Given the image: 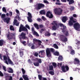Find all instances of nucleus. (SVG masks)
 <instances>
[{"label":"nucleus","mask_w":80,"mask_h":80,"mask_svg":"<svg viewBox=\"0 0 80 80\" xmlns=\"http://www.w3.org/2000/svg\"><path fill=\"white\" fill-rule=\"evenodd\" d=\"M22 78L24 80H29V78L27 75H23L22 76Z\"/></svg>","instance_id":"18"},{"label":"nucleus","mask_w":80,"mask_h":80,"mask_svg":"<svg viewBox=\"0 0 80 80\" xmlns=\"http://www.w3.org/2000/svg\"><path fill=\"white\" fill-rule=\"evenodd\" d=\"M35 61H37L39 63H42V60L41 59H38V58H36L35 59Z\"/></svg>","instance_id":"25"},{"label":"nucleus","mask_w":80,"mask_h":80,"mask_svg":"<svg viewBox=\"0 0 80 80\" xmlns=\"http://www.w3.org/2000/svg\"><path fill=\"white\" fill-rule=\"evenodd\" d=\"M38 53L37 52H36L34 53V56H35V57H38Z\"/></svg>","instance_id":"52"},{"label":"nucleus","mask_w":80,"mask_h":80,"mask_svg":"<svg viewBox=\"0 0 80 80\" xmlns=\"http://www.w3.org/2000/svg\"><path fill=\"white\" fill-rule=\"evenodd\" d=\"M16 12L17 14H19V13H20V12H19V11L18 9H16Z\"/></svg>","instance_id":"60"},{"label":"nucleus","mask_w":80,"mask_h":80,"mask_svg":"<svg viewBox=\"0 0 80 80\" xmlns=\"http://www.w3.org/2000/svg\"><path fill=\"white\" fill-rule=\"evenodd\" d=\"M31 49H35V45H32L31 47Z\"/></svg>","instance_id":"57"},{"label":"nucleus","mask_w":80,"mask_h":80,"mask_svg":"<svg viewBox=\"0 0 80 80\" xmlns=\"http://www.w3.org/2000/svg\"><path fill=\"white\" fill-rule=\"evenodd\" d=\"M21 70H22V74H23V75H25V69L23 68H22Z\"/></svg>","instance_id":"43"},{"label":"nucleus","mask_w":80,"mask_h":80,"mask_svg":"<svg viewBox=\"0 0 80 80\" xmlns=\"http://www.w3.org/2000/svg\"><path fill=\"white\" fill-rule=\"evenodd\" d=\"M25 27L26 28H28L29 30H30V26H29L28 25V24H26L25 25Z\"/></svg>","instance_id":"49"},{"label":"nucleus","mask_w":80,"mask_h":80,"mask_svg":"<svg viewBox=\"0 0 80 80\" xmlns=\"http://www.w3.org/2000/svg\"><path fill=\"white\" fill-rule=\"evenodd\" d=\"M63 32L65 34V35L66 36H68V31L66 30H64Z\"/></svg>","instance_id":"29"},{"label":"nucleus","mask_w":80,"mask_h":80,"mask_svg":"<svg viewBox=\"0 0 80 80\" xmlns=\"http://www.w3.org/2000/svg\"><path fill=\"white\" fill-rule=\"evenodd\" d=\"M50 70H53V66L52 65H51L49 66Z\"/></svg>","instance_id":"40"},{"label":"nucleus","mask_w":80,"mask_h":80,"mask_svg":"<svg viewBox=\"0 0 80 80\" xmlns=\"http://www.w3.org/2000/svg\"><path fill=\"white\" fill-rule=\"evenodd\" d=\"M52 25H53L52 27V30H56L57 29L59 28V26H60L61 27H63L64 25L62 23L58 24V22L55 21H54L53 22L51 23Z\"/></svg>","instance_id":"1"},{"label":"nucleus","mask_w":80,"mask_h":80,"mask_svg":"<svg viewBox=\"0 0 80 80\" xmlns=\"http://www.w3.org/2000/svg\"><path fill=\"white\" fill-rule=\"evenodd\" d=\"M61 2H67V0H61ZM67 2H68L69 5H71V4H73L75 2L73 0H67Z\"/></svg>","instance_id":"12"},{"label":"nucleus","mask_w":80,"mask_h":80,"mask_svg":"<svg viewBox=\"0 0 80 80\" xmlns=\"http://www.w3.org/2000/svg\"><path fill=\"white\" fill-rule=\"evenodd\" d=\"M63 59V58L62 56H60L58 58V60H60V61H62Z\"/></svg>","instance_id":"30"},{"label":"nucleus","mask_w":80,"mask_h":80,"mask_svg":"<svg viewBox=\"0 0 80 80\" xmlns=\"http://www.w3.org/2000/svg\"><path fill=\"white\" fill-rule=\"evenodd\" d=\"M39 53H41V55H44V54L45 53V52L44 50H42V51H40L39 52Z\"/></svg>","instance_id":"24"},{"label":"nucleus","mask_w":80,"mask_h":80,"mask_svg":"<svg viewBox=\"0 0 80 80\" xmlns=\"http://www.w3.org/2000/svg\"><path fill=\"white\" fill-rule=\"evenodd\" d=\"M28 62L30 63H32V62L31 61V60L30 59L28 60Z\"/></svg>","instance_id":"62"},{"label":"nucleus","mask_w":80,"mask_h":80,"mask_svg":"<svg viewBox=\"0 0 80 80\" xmlns=\"http://www.w3.org/2000/svg\"><path fill=\"white\" fill-rule=\"evenodd\" d=\"M76 21L73 19V17H71L70 18V20L68 22V24L69 26H72L73 25V23H76Z\"/></svg>","instance_id":"4"},{"label":"nucleus","mask_w":80,"mask_h":80,"mask_svg":"<svg viewBox=\"0 0 80 80\" xmlns=\"http://www.w3.org/2000/svg\"><path fill=\"white\" fill-rule=\"evenodd\" d=\"M9 15H10V17H12V12H9Z\"/></svg>","instance_id":"59"},{"label":"nucleus","mask_w":80,"mask_h":80,"mask_svg":"<svg viewBox=\"0 0 80 80\" xmlns=\"http://www.w3.org/2000/svg\"><path fill=\"white\" fill-rule=\"evenodd\" d=\"M2 10L3 12H5V13H7V10L5 7H4L2 8Z\"/></svg>","instance_id":"38"},{"label":"nucleus","mask_w":80,"mask_h":80,"mask_svg":"<svg viewBox=\"0 0 80 80\" xmlns=\"http://www.w3.org/2000/svg\"><path fill=\"white\" fill-rule=\"evenodd\" d=\"M60 39L62 41V40L64 39V38L65 37V36H64L63 35H61L60 36Z\"/></svg>","instance_id":"28"},{"label":"nucleus","mask_w":80,"mask_h":80,"mask_svg":"<svg viewBox=\"0 0 80 80\" xmlns=\"http://www.w3.org/2000/svg\"><path fill=\"white\" fill-rule=\"evenodd\" d=\"M6 15H5V14H2L1 15V18H5V16Z\"/></svg>","instance_id":"39"},{"label":"nucleus","mask_w":80,"mask_h":80,"mask_svg":"<svg viewBox=\"0 0 80 80\" xmlns=\"http://www.w3.org/2000/svg\"><path fill=\"white\" fill-rule=\"evenodd\" d=\"M19 54L21 57H22L23 56V51H19Z\"/></svg>","instance_id":"31"},{"label":"nucleus","mask_w":80,"mask_h":80,"mask_svg":"<svg viewBox=\"0 0 80 80\" xmlns=\"http://www.w3.org/2000/svg\"><path fill=\"white\" fill-rule=\"evenodd\" d=\"M3 60H7V57L6 56H3Z\"/></svg>","instance_id":"44"},{"label":"nucleus","mask_w":80,"mask_h":80,"mask_svg":"<svg viewBox=\"0 0 80 80\" xmlns=\"http://www.w3.org/2000/svg\"><path fill=\"white\" fill-rule=\"evenodd\" d=\"M54 12L57 15H61L63 12V10L60 8H56L54 9Z\"/></svg>","instance_id":"3"},{"label":"nucleus","mask_w":80,"mask_h":80,"mask_svg":"<svg viewBox=\"0 0 80 80\" xmlns=\"http://www.w3.org/2000/svg\"><path fill=\"white\" fill-rule=\"evenodd\" d=\"M41 15H45V11L44 10H42L40 12Z\"/></svg>","instance_id":"26"},{"label":"nucleus","mask_w":80,"mask_h":80,"mask_svg":"<svg viewBox=\"0 0 80 80\" xmlns=\"http://www.w3.org/2000/svg\"><path fill=\"white\" fill-rule=\"evenodd\" d=\"M42 19L43 21H45L46 20V18H45L44 16H42Z\"/></svg>","instance_id":"54"},{"label":"nucleus","mask_w":80,"mask_h":80,"mask_svg":"<svg viewBox=\"0 0 80 80\" xmlns=\"http://www.w3.org/2000/svg\"><path fill=\"white\" fill-rule=\"evenodd\" d=\"M50 32H48L45 34V36H50Z\"/></svg>","instance_id":"42"},{"label":"nucleus","mask_w":80,"mask_h":80,"mask_svg":"<svg viewBox=\"0 0 80 80\" xmlns=\"http://www.w3.org/2000/svg\"><path fill=\"white\" fill-rule=\"evenodd\" d=\"M80 70V69L79 68H76V69L75 71H78V72H79V71Z\"/></svg>","instance_id":"51"},{"label":"nucleus","mask_w":80,"mask_h":80,"mask_svg":"<svg viewBox=\"0 0 80 80\" xmlns=\"http://www.w3.org/2000/svg\"><path fill=\"white\" fill-rule=\"evenodd\" d=\"M70 10H71V11L74 10V9H75V7H74L73 6H70Z\"/></svg>","instance_id":"37"},{"label":"nucleus","mask_w":80,"mask_h":80,"mask_svg":"<svg viewBox=\"0 0 80 80\" xmlns=\"http://www.w3.org/2000/svg\"><path fill=\"white\" fill-rule=\"evenodd\" d=\"M45 5L42 3H39L38 4V6L36 8L37 10H40L42 8H44Z\"/></svg>","instance_id":"6"},{"label":"nucleus","mask_w":80,"mask_h":80,"mask_svg":"<svg viewBox=\"0 0 80 80\" xmlns=\"http://www.w3.org/2000/svg\"><path fill=\"white\" fill-rule=\"evenodd\" d=\"M7 71L8 72V73H13V70L12 68H7Z\"/></svg>","instance_id":"14"},{"label":"nucleus","mask_w":80,"mask_h":80,"mask_svg":"<svg viewBox=\"0 0 80 80\" xmlns=\"http://www.w3.org/2000/svg\"><path fill=\"white\" fill-rule=\"evenodd\" d=\"M73 63L75 65H80V60L77 58H74Z\"/></svg>","instance_id":"10"},{"label":"nucleus","mask_w":80,"mask_h":80,"mask_svg":"<svg viewBox=\"0 0 80 80\" xmlns=\"http://www.w3.org/2000/svg\"><path fill=\"white\" fill-rule=\"evenodd\" d=\"M69 48L71 50L70 53L71 54V55H74L75 53V50L72 49V48L71 46Z\"/></svg>","instance_id":"17"},{"label":"nucleus","mask_w":80,"mask_h":80,"mask_svg":"<svg viewBox=\"0 0 80 80\" xmlns=\"http://www.w3.org/2000/svg\"><path fill=\"white\" fill-rule=\"evenodd\" d=\"M21 36H22V38L25 40V39L27 38V37H26V33L23 32H22L21 34Z\"/></svg>","instance_id":"16"},{"label":"nucleus","mask_w":80,"mask_h":80,"mask_svg":"<svg viewBox=\"0 0 80 80\" xmlns=\"http://www.w3.org/2000/svg\"><path fill=\"white\" fill-rule=\"evenodd\" d=\"M8 61L9 64H10L11 65H13V63L12 61H11L10 58H8Z\"/></svg>","instance_id":"22"},{"label":"nucleus","mask_w":80,"mask_h":80,"mask_svg":"<svg viewBox=\"0 0 80 80\" xmlns=\"http://www.w3.org/2000/svg\"><path fill=\"white\" fill-rule=\"evenodd\" d=\"M54 52L55 50L53 48H47L46 50V55L48 57H51V52Z\"/></svg>","instance_id":"2"},{"label":"nucleus","mask_w":80,"mask_h":80,"mask_svg":"<svg viewBox=\"0 0 80 80\" xmlns=\"http://www.w3.org/2000/svg\"><path fill=\"white\" fill-rule=\"evenodd\" d=\"M49 73L51 75H54V72L52 71H50L49 72Z\"/></svg>","instance_id":"41"},{"label":"nucleus","mask_w":80,"mask_h":80,"mask_svg":"<svg viewBox=\"0 0 80 80\" xmlns=\"http://www.w3.org/2000/svg\"><path fill=\"white\" fill-rule=\"evenodd\" d=\"M62 63H58V67H62Z\"/></svg>","instance_id":"45"},{"label":"nucleus","mask_w":80,"mask_h":80,"mask_svg":"<svg viewBox=\"0 0 80 80\" xmlns=\"http://www.w3.org/2000/svg\"><path fill=\"white\" fill-rule=\"evenodd\" d=\"M33 35H36L37 37H39V34L35 31L33 32Z\"/></svg>","instance_id":"33"},{"label":"nucleus","mask_w":80,"mask_h":80,"mask_svg":"<svg viewBox=\"0 0 80 80\" xmlns=\"http://www.w3.org/2000/svg\"><path fill=\"white\" fill-rule=\"evenodd\" d=\"M52 65L54 67V68H57V64L55 62H52Z\"/></svg>","instance_id":"34"},{"label":"nucleus","mask_w":80,"mask_h":80,"mask_svg":"<svg viewBox=\"0 0 80 80\" xmlns=\"http://www.w3.org/2000/svg\"><path fill=\"white\" fill-rule=\"evenodd\" d=\"M33 64L34 66L36 67H38L39 66V63L38 62H33Z\"/></svg>","instance_id":"32"},{"label":"nucleus","mask_w":80,"mask_h":80,"mask_svg":"<svg viewBox=\"0 0 80 80\" xmlns=\"http://www.w3.org/2000/svg\"><path fill=\"white\" fill-rule=\"evenodd\" d=\"M3 20L4 22H6L7 24L9 23L10 20V18L9 17H7L3 19Z\"/></svg>","instance_id":"13"},{"label":"nucleus","mask_w":80,"mask_h":80,"mask_svg":"<svg viewBox=\"0 0 80 80\" xmlns=\"http://www.w3.org/2000/svg\"><path fill=\"white\" fill-rule=\"evenodd\" d=\"M43 2L45 3H47V4H48V3H49L47 1V0H44Z\"/></svg>","instance_id":"56"},{"label":"nucleus","mask_w":80,"mask_h":80,"mask_svg":"<svg viewBox=\"0 0 80 80\" xmlns=\"http://www.w3.org/2000/svg\"><path fill=\"white\" fill-rule=\"evenodd\" d=\"M46 17H48L49 18H52L53 17V14L51 13V12H50V11L47 12Z\"/></svg>","instance_id":"11"},{"label":"nucleus","mask_w":80,"mask_h":80,"mask_svg":"<svg viewBox=\"0 0 80 80\" xmlns=\"http://www.w3.org/2000/svg\"><path fill=\"white\" fill-rule=\"evenodd\" d=\"M73 16L74 18H76V17H77V16L76 14H73Z\"/></svg>","instance_id":"63"},{"label":"nucleus","mask_w":80,"mask_h":80,"mask_svg":"<svg viewBox=\"0 0 80 80\" xmlns=\"http://www.w3.org/2000/svg\"><path fill=\"white\" fill-rule=\"evenodd\" d=\"M56 5H61V3L59 2H56Z\"/></svg>","instance_id":"64"},{"label":"nucleus","mask_w":80,"mask_h":80,"mask_svg":"<svg viewBox=\"0 0 80 80\" xmlns=\"http://www.w3.org/2000/svg\"><path fill=\"white\" fill-rule=\"evenodd\" d=\"M9 80H13V78H12V77L10 76V77H9V79H8Z\"/></svg>","instance_id":"61"},{"label":"nucleus","mask_w":80,"mask_h":80,"mask_svg":"<svg viewBox=\"0 0 80 80\" xmlns=\"http://www.w3.org/2000/svg\"><path fill=\"white\" fill-rule=\"evenodd\" d=\"M0 76L1 77H3V73L1 71H0Z\"/></svg>","instance_id":"53"},{"label":"nucleus","mask_w":80,"mask_h":80,"mask_svg":"<svg viewBox=\"0 0 80 80\" xmlns=\"http://www.w3.org/2000/svg\"><path fill=\"white\" fill-rule=\"evenodd\" d=\"M54 54L55 55H56L57 56H58V55H59V52H56L54 53Z\"/></svg>","instance_id":"47"},{"label":"nucleus","mask_w":80,"mask_h":80,"mask_svg":"<svg viewBox=\"0 0 80 80\" xmlns=\"http://www.w3.org/2000/svg\"><path fill=\"white\" fill-rule=\"evenodd\" d=\"M38 77L39 80H42V76L41 75H38Z\"/></svg>","instance_id":"48"},{"label":"nucleus","mask_w":80,"mask_h":80,"mask_svg":"<svg viewBox=\"0 0 80 80\" xmlns=\"http://www.w3.org/2000/svg\"><path fill=\"white\" fill-rule=\"evenodd\" d=\"M2 68H3V70L5 71V72H6L7 71V70H6V67L4 66H2Z\"/></svg>","instance_id":"50"},{"label":"nucleus","mask_w":80,"mask_h":80,"mask_svg":"<svg viewBox=\"0 0 80 80\" xmlns=\"http://www.w3.org/2000/svg\"><path fill=\"white\" fill-rule=\"evenodd\" d=\"M28 17L27 18L28 21L29 22H30V23L32 22V14H31V13H30V12H28Z\"/></svg>","instance_id":"7"},{"label":"nucleus","mask_w":80,"mask_h":80,"mask_svg":"<svg viewBox=\"0 0 80 80\" xmlns=\"http://www.w3.org/2000/svg\"><path fill=\"white\" fill-rule=\"evenodd\" d=\"M5 43V41L3 40H0V46L2 47V45H3V44Z\"/></svg>","instance_id":"23"},{"label":"nucleus","mask_w":80,"mask_h":80,"mask_svg":"<svg viewBox=\"0 0 80 80\" xmlns=\"http://www.w3.org/2000/svg\"><path fill=\"white\" fill-rule=\"evenodd\" d=\"M68 18L66 16H63L62 17V21L63 23H65L68 20Z\"/></svg>","instance_id":"15"},{"label":"nucleus","mask_w":80,"mask_h":80,"mask_svg":"<svg viewBox=\"0 0 80 80\" xmlns=\"http://www.w3.org/2000/svg\"><path fill=\"white\" fill-rule=\"evenodd\" d=\"M68 41V38L67 37H66V36L64 38V39L62 40V42H67V41Z\"/></svg>","instance_id":"27"},{"label":"nucleus","mask_w":80,"mask_h":80,"mask_svg":"<svg viewBox=\"0 0 80 80\" xmlns=\"http://www.w3.org/2000/svg\"><path fill=\"white\" fill-rule=\"evenodd\" d=\"M19 32H21L22 31L28 32V29L25 27H24L22 24H21L19 28Z\"/></svg>","instance_id":"5"},{"label":"nucleus","mask_w":80,"mask_h":80,"mask_svg":"<svg viewBox=\"0 0 80 80\" xmlns=\"http://www.w3.org/2000/svg\"><path fill=\"white\" fill-rule=\"evenodd\" d=\"M37 20L39 22H40V21H42V19H41L40 18H38L37 19Z\"/></svg>","instance_id":"55"},{"label":"nucleus","mask_w":80,"mask_h":80,"mask_svg":"<svg viewBox=\"0 0 80 80\" xmlns=\"http://www.w3.org/2000/svg\"><path fill=\"white\" fill-rule=\"evenodd\" d=\"M7 50H8L7 49H5V52L6 53V55H8V52H7Z\"/></svg>","instance_id":"58"},{"label":"nucleus","mask_w":80,"mask_h":80,"mask_svg":"<svg viewBox=\"0 0 80 80\" xmlns=\"http://www.w3.org/2000/svg\"><path fill=\"white\" fill-rule=\"evenodd\" d=\"M61 68L62 69V71L64 72H66V70L65 69V68L66 69L67 71H68V70H69V68H68V66H65L64 65H62L61 67Z\"/></svg>","instance_id":"9"},{"label":"nucleus","mask_w":80,"mask_h":80,"mask_svg":"<svg viewBox=\"0 0 80 80\" xmlns=\"http://www.w3.org/2000/svg\"><path fill=\"white\" fill-rule=\"evenodd\" d=\"M10 30H12V31H14V30H15V29L14 28L13 26H10Z\"/></svg>","instance_id":"36"},{"label":"nucleus","mask_w":80,"mask_h":80,"mask_svg":"<svg viewBox=\"0 0 80 80\" xmlns=\"http://www.w3.org/2000/svg\"><path fill=\"white\" fill-rule=\"evenodd\" d=\"M35 42H39V43H42V41L40 40L36 39H33V43H35Z\"/></svg>","instance_id":"19"},{"label":"nucleus","mask_w":80,"mask_h":80,"mask_svg":"<svg viewBox=\"0 0 80 80\" xmlns=\"http://www.w3.org/2000/svg\"><path fill=\"white\" fill-rule=\"evenodd\" d=\"M33 25L34 26V27L36 28V29L37 30H38L39 29V26L38 25V24L36 23H34Z\"/></svg>","instance_id":"20"},{"label":"nucleus","mask_w":80,"mask_h":80,"mask_svg":"<svg viewBox=\"0 0 80 80\" xmlns=\"http://www.w3.org/2000/svg\"><path fill=\"white\" fill-rule=\"evenodd\" d=\"M53 47L54 48H56V49H58V46L56 44H53Z\"/></svg>","instance_id":"35"},{"label":"nucleus","mask_w":80,"mask_h":80,"mask_svg":"<svg viewBox=\"0 0 80 80\" xmlns=\"http://www.w3.org/2000/svg\"><path fill=\"white\" fill-rule=\"evenodd\" d=\"M7 38L8 40H11L13 38V37L12 36L11 37H10V34H8L7 36Z\"/></svg>","instance_id":"21"},{"label":"nucleus","mask_w":80,"mask_h":80,"mask_svg":"<svg viewBox=\"0 0 80 80\" xmlns=\"http://www.w3.org/2000/svg\"><path fill=\"white\" fill-rule=\"evenodd\" d=\"M18 22V21H17V20L16 19H14L13 23H14V25H16V23H17Z\"/></svg>","instance_id":"46"},{"label":"nucleus","mask_w":80,"mask_h":80,"mask_svg":"<svg viewBox=\"0 0 80 80\" xmlns=\"http://www.w3.org/2000/svg\"><path fill=\"white\" fill-rule=\"evenodd\" d=\"M73 27L76 30H78L80 29V24L78 23H76L74 24Z\"/></svg>","instance_id":"8"}]
</instances>
